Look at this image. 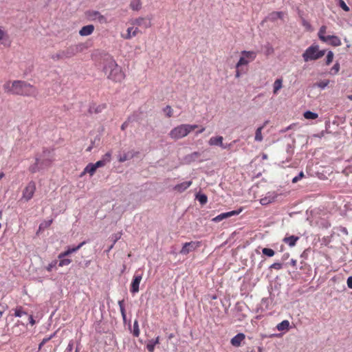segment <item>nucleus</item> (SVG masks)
I'll use <instances>...</instances> for the list:
<instances>
[{
	"label": "nucleus",
	"mask_w": 352,
	"mask_h": 352,
	"mask_svg": "<svg viewBox=\"0 0 352 352\" xmlns=\"http://www.w3.org/2000/svg\"><path fill=\"white\" fill-rule=\"evenodd\" d=\"M102 64L103 72L109 79L115 82H120L124 79V74L113 56L105 54L102 58Z\"/></svg>",
	"instance_id": "1"
},
{
	"label": "nucleus",
	"mask_w": 352,
	"mask_h": 352,
	"mask_svg": "<svg viewBox=\"0 0 352 352\" xmlns=\"http://www.w3.org/2000/svg\"><path fill=\"white\" fill-rule=\"evenodd\" d=\"M54 160V154L53 150L45 148L43 153L39 157L36 158L34 164L30 167V170L32 173H35L41 169L49 167Z\"/></svg>",
	"instance_id": "2"
},
{
	"label": "nucleus",
	"mask_w": 352,
	"mask_h": 352,
	"mask_svg": "<svg viewBox=\"0 0 352 352\" xmlns=\"http://www.w3.org/2000/svg\"><path fill=\"white\" fill-rule=\"evenodd\" d=\"M197 124H183L173 128L169 133V136L173 140H179L188 135L192 130L197 129Z\"/></svg>",
	"instance_id": "3"
},
{
	"label": "nucleus",
	"mask_w": 352,
	"mask_h": 352,
	"mask_svg": "<svg viewBox=\"0 0 352 352\" xmlns=\"http://www.w3.org/2000/svg\"><path fill=\"white\" fill-rule=\"evenodd\" d=\"M325 54V50H320L317 45H311L302 54V56L305 62L316 60Z\"/></svg>",
	"instance_id": "4"
},
{
	"label": "nucleus",
	"mask_w": 352,
	"mask_h": 352,
	"mask_svg": "<svg viewBox=\"0 0 352 352\" xmlns=\"http://www.w3.org/2000/svg\"><path fill=\"white\" fill-rule=\"evenodd\" d=\"M85 244V241H82L77 246L73 248H68L67 250L59 254L58 258H60L58 265L60 267L68 265L71 263L72 260L69 258H65V256H69L72 253L77 252L83 245Z\"/></svg>",
	"instance_id": "5"
},
{
	"label": "nucleus",
	"mask_w": 352,
	"mask_h": 352,
	"mask_svg": "<svg viewBox=\"0 0 352 352\" xmlns=\"http://www.w3.org/2000/svg\"><path fill=\"white\" fill-rule=\"evenodd\" d=\"M243 56H241L236 65V69L239 68L242 65H248L250 61L255 59L256 56V52L253 51H243Z\"/></svg>",
	"instance_id": "6"
},
{
	"label": "nucleus",
	"mask_w": 352,
	"mask_h": 352,
	"mask_svg": "<svg viewBox=\"0 0 352 352\" xmlns=\"http://www.w3.org/2000/svg\"><path fill=\"white\" fill-rule=\"evenodd\" d=\"M5 90L12 94L21 95L22 93V82L21 80H15L12 85L7 82L4 85Z\"/></svg>",
	"instance_id": "7"
},
{
	"label": "nucleus",
	"mask_w": 352,
	"mask_h": 352,
	"mask_svg": "<svg viewBox=\"0 0 352 352\" xmlns=\"http://www.w3.org/2000/svg\"><path fill=\"white\" fill-rule=\"evenodd\" d=\"M85 46L82 43H79L74 45H71L68 47L67 49L63 50V54L65 55V58H71L78 53L82 52Z\"/></svg>",
	"instance_id": "8"
},
{
	"label": "nucleus",
	"mask_w": 352,
	"mask_h": 352,
	"mask_svg": "<svg viewBox=\"0 0 352 352\" xmlns=\"http://www.w3.org/2000/svg\"><path fill=\"white\" fill-rule=\"evenodd\" d=\"M199 246V242L196 241H190L188 243H185L183 245L182 250H180V254L183 255H186L190 252L195 250Z\"/></svg>",
	"instance_id": "9"
},
{
	"label": "nucleus",
	"mask_w": 352,
	"mask_h": 352,
	"mask_svg": "<svg viewBox=\"0 0 352 352\" xmlns=\"http://www.w3.org/2000/svg\"><path fill=\"white\" fill-rule=\"evenodd\" d=\"M142 279V274H135L133 276V280L131 284L130 291L133 294L138 293L139 292V286L140 283Z\"/></svg>",
	"instance_id": "10"
},
{
	"label": "nucleus",
	"mask_w": 352,
	"mask_h": 352,
	"mask_svg": "<svg viewBox=\"0 0 352 352\" xmlns=\"http://www.w3.org/2000/svg\"><path fill=\"white\" fill-rule=\"evenodd\" d=\"M242 211V209H239L238 210H232L227 212L221 213L214 218L212 219V221L214 222H219L225 219L229 218L230 217L237 215Z\"/></svg>",
	"instance_id": "11"
},
{
	"label": "nucleus",
	"mask_w": 352,
	"mask_h": 352,
	"mask_svg": "<svg viewBox=\"0 0 352 352\" xmlns=\"http://www.w3.org/2000/svg\"><path fill=\"white\" fill-rule=\"evenodd\" d=\"M87 16L89 20L98 21L100 23L105 21V18L99 12L91 10L86 12Z\"/></svg>",
	"instance_id": "12"
},
{
	"label": "nucleus",
	"mask_w": 352,
	"mask_h": 352,
	"mask_svg": "<svg viewBox=\"0 0 352 352\" xmlns=\"http://www.w3.org/2000/svg\"><path fill=\"white\" fill-rule=\"evenodd\" d=\"M132 24L144 28H148L151 26V19L144 17H139L133 20Z\"/></svg>",
	"instance_id": "13"
},
{
	"label": "nucleus",
	"mask_w": 352,
	"mask_h": 352,
	"mask_svg": "<svg viewBox=\"0 0 352 352\" xmlns=\"http://www.w3.org/2000/svg\"><path fill=\"white\" fill-rule=\"evenodd\" d=\"M35 189L36 186L34 182H30L25 187V192H23V199L26 200L30 199L34 193Z\"/></svg>",
	"instance_id": "14"
},
{
	"label": "nucleus",
	"mask_w": 352,
	"mask_h": 352,
	"mask_svg": "<svg viewBox=\"0 0 352 352\" xmlns=\"http://www.w3.org/2000/svg\"><path fill=\"white\" fill-rule=\"evenodd\" d=\"M201 155V153L197 151L193 152L190 154L186 155L184 157V162L185 164H191L193 162L197 160Z\"/></svg>",
	"instance_id": "15"
},
{
	"label": "nucleus",
	"mask_w": 352,
	"mask_h": 352,
	"mask_svg": "<svg viewBox=\"0 0 352 352\" xmlns=\"http://www.w3.org/2000/svg\"><path fill=\"white\" fill-rule=\"evenodd\" d=\"M245 339V335L239 333L231 339V344L232 346L239 347L241 346V342Z\"/></svg>",
	"instance_id": "16"
},
{
	"label": "nucleus",
	"mask_w": 352,
	"mask_h": 352,
	"mask_svg": "<svg viewBox=\"0 0 352 352\" xmlns=\"http://www.w3.org/2000/svg\"><path fill=\"white\" fill-rule=\"evenodd\" d=\"M94 26L93 25H87L83 26L79 31V34L82 36H87L93 33Z\"/></svg>",
	"instance_id": "17"
},
{
	"label": "nucleus",
	"mask_w": 352,
	"mask_h": 352,
	"mask_svg": "<svg viewBox=\"0 0 352 352\" xmlns=\"http://www.w3.org/2000/svg\"><path fill=\"white\" fill-rule=\"evenodd\" d=\"M191 184H192L191 181L184 182L181 184H177L176 186H175L173 189L177 192H182L185 190H186L188 188H189L191 186Z\"/></svg>",
	"instance_id": "18"
},
{
	"label": "nucleus",
	"mask_w": 352,
	"mask_h": 352,
	"mask_svg": "<svg viewBox=\"0 0 352 352\" xmlns=\"http://www.w3.org/2000/svg\"><path fill=\"white\" fill-rule=\"evenodd\" d=\"M126 32V34L125 35H122V37L125 39H131L132 37H134L138 34L139 30L138 28L130 27L128 28Z\"/></svg>",
	"instance_id": "19"
},
{
	"label": "nucleus",
	"mask_w": 352,
	"mask_h": 352,
	"mask_svg": "<svg viewBox=\"0 0 352 352\" xmlns=\"http://www.w3.org/2000/svg\"><path fill=\"white\" fill-rule=\"evenodd\" d=\"M223 138L222 136L212 137L208 141V144L210 146H223Z\"/></svg>",
	"instance_id": "20"
},
{
	"label": "nucleus",
	"mask_w": 352,
	"mask_h": 352,
	"mask_svg": "<svg viewBox=\"0 0 352 352\" xmlns=\"http://www.w3.org/2000/svg\"><path fill=\"white\" fill-rule=\"evenodd\" d=\"M324 42H329L331 45L335 47L340 46L341 45L340 39L336 36L328 35Z\"/></svg>",
	"instance_id": "21"
},
{
	"label": "nucleus",
	"mask_w": 352,
	"mask_h": 352,
	"mask_svg": "<svg viewBox=\"0 0 352 352\" xmlns=\"http://www.w3.org/2000/svg\"><path fill=\"white\" fill-rule=\"evenodd\" d=\"M36 94V89L34 87L23 82V96H34Z\"/></svg>",
	"instance_id": "22"
},
{
	"label": "nucleus",
	"mask_w": 352,
	"mask_h": 352,
	"mask_svg": "<svg viewBox=\"0 0 352 352\" xmlns=\"http://www.w3.org/2000/svg\"><path fill=\"white\" fill-rule=\"evenodd\" d=\"M299 239L298 236L292 235L289 236H286L283 239V241L288 244L290 247H293L296 245V243Z\"/></svg>",
	"instance_id": "23"
},
{
	"label": "nucleus",
	"mask_w": 352,
	"mask_h": 352,
	"mask_svg": "<svg viewBox=\"0 0 352 352\" xmlns=\"http://www.w3.org/2000/svg\"><path fill=\"white\" fill-rule=\"evenodd\" d=\"M134 156V154L132 151H129L127 153H124L123 154H120L118 156V161L120 162H124L127 160L132 159Z\"/></svg>",
	"instance_id": "24"
},
{
	"label": "nucleus",
	"mask_w": 352,
	"mask_h": 352,
	"mask_svg": "<svg viewBox=\"0 0 352 352\" xmlns=\"http://www.w3.org/2000/svg\"><path fill=\"white\" fill-rule=\"evenodd\" d=\"M289 322L287 320H285L277 324L276 329L278 331H285V330H287L289 329Z\"/></svg>",
	"instance_id": "25"
},
{
	"label": "nucleus",
	"mask_w": 352,
	"mask_h": 352,
	"mask_svg": "<svg viewBox=\"0 0 352 352\" xmlns=\"http://www.w3.org/2000/svg\"><path fill=\"white\" fill-rule=\"evenodd\" d=\"M96 170V168L94 166V164L92 163H89L85 168L83 174L85 173H88L90 174V175H93L95 173Z\"/></svg>",
	"instance_id": "26"
},
{
	"label": "nucleus",
	"mask_w": 352,
	"mask_h": 352,
	"mask_svg": "<svg viewBox=\"0 0 352 352\" xmlns=\"http://www.w3.org/2000/svg\"><path fill=\"white\" fill-rule=\"evenodd\" d=\"M264 129V126H261L257 128L255 133L254 140L256 142H261L263 140L262 135V130Z\"/></svg>",
	"instance_id": "27"
},
{
	"label": "nucleus",
	"mask_w": 352,
	"mask_h": 352,
	"mask_svg": "<svg viewBox=\"0 0 352 352\" xmlns=\"http://www.w3.org/2000/svg\"><path fill=\"white\" fill-rule=\"evenodd\" d=\"M282 80L280 78L276 79L273 85V93L276 94L278 91L282 88Z\"/></svg>",
	"instance_id": "28"
},
{
	"label": "nucleus",
	"mask_w": 352,
	"mask_h": 352,
	"mask_svg": "<svg viewBox=\"0 0 352 352\" xmlns=\"http://www.w3.org/2000/svg\"><path fill=\"white\" fill-rule=\"evenodd\" d=\"M196 199L201 204L204 205L208 201V197L205 194L198 193L196 195Z\"/></svg>",
	"instance_id": "29"
},
{
	"label": "nucleus",
	"mask_w": 352,
	"mask_h": 352,
	"mask_svg": "<svg viewBox=\"0 0 352 352\" xmlns=\"http://www.w3.org/2000/svg\"><path fill=\"white\" fill-rule=\"evenodd\" d=\"M142 7L140 0H133L130 3V8L133 10H139Z\"/></svg>",
	"instance_id": "30"
},
{
	"label": "nucleus",
	"mask_w": 352,
	"mask_h": 352,
	"mask_svg": "<svg viewBox=\"0 0 352 352\" xmlns=\"http://www.w3.org/2000/svg\"><path fill=\"white\" fill-rule=\"evenodd\" d=\"M140 197V192L132 193L129 195V199L135 201V203L133 204V207H135L139 204Z\"/></svg>",
	"instance_id": "31"
},
{
	"label": "nucleus",
	"mask_w": 352,
	"mask_h": 352,
	"mask_svg": "<svg viewBox=\"0 0 352 352\" xmlns=\"http://www.w3.org/2000/svg\"><path fill=\"white\" fill-rule=\"evenodd\" d=\"M284 13L283 12H274L270 14L269 18L270 19L274 21L277 19H282Z\"/></svg>",
	"instance_id": "32"
},
{
	"label": "nucleus",
	"mask_w": 352,
	"mask_h": 352,
	"mask_svg": "<svg viewBox=\"0 0 352 352\" xmlns=\"http://www.w3.org/2000/svg\"><path fill=\"white\" fill-rule=\"evenodd\" d=\"M304 117L307 120H314L318 117V115L311 111H307L304 113Z\"/></svg>",
	"instance_id": "33"
},
{
	"label": "nucleus",
	"mask_w": 352,
	"mask_h": 352,
	"mask_svg": "<svg viewBox=\"0 0 352 352\" xmlns=\"http://www.w3.org/2000/svg\"><path fill=\"white\" fill-rule=\"evenodd\" d=\"M52 223V220H46L42 222L38 228V232L44 230L45 228H48Z\"/></svg>",
	"instance_id": "34"
},
{
	"label": "nucleus",
	"mask_w": 352,
	"mask_h": 352,
	"mask_svg": "<svg viewBox=\"0 0 352 352\" xmlns=\"http://www.w3.org/2000/svg\"><path fill=\"white\" fill-rule=\"evenodd\" d=\"M325 32L326 27L322 26L318 32V37L322 41H325V39L327 38V36L324 35Z\"/></svg>",
	"instance_id": "35"
},
{
	"label": "nucleus",
	"mask_w": 352,
	"mask_h": 352,
	"mask_svg": "<svg viewBox=\"0 0 352 352\" xmlns=\"http://www.w3.org/2000/svg\"><path fill=\"white\" fill-rule=\"evenodd\" d=\"M52 58L54 60H58L60 59H65V57L63 50H60L58 52H57L56 54H53L52 56Z\"/></svg>",
	"instance_id": "36"
},
{
	"label": "nucleus",
	"mask_w": 352,
	"mask_h": 352,
	"mask_svg": "<svg viewBox=\"0 0 352 352\" xmlns=\"http://www.w3.org/2000/svg\"><path fill=\"white\" fill-rule=\"evenodd\" d=\"M262 253L268 257H272L275 254V252L272 249L267 248H265L262 250Z\"/></svg>",
	"instance_id": "37"
},
{
	"label": "nucleus",
	"mask_w": 352,
	"mask_h": 352,
	"mask_svg": "<svg viewBox=\"0 0 352 352\" xmlns=\"http://www.w3.org/2000/svg\"><path fill=\"white\" fill-rule=\"evenodd\" d=\"M133 335L135 337H138L140 336V329L138 325V320H135L133 323Z\"/></svg>",
	"instance_id": "38"
},
{
	"label": "nucleus",
	"mask_w": 352,
	"mask_h": 352,
	"mask_svg": "<svg viewBox=\"0 0 352 352\" xmlns=\"http://www.w3.org/2000/svg\"><path fill=\"white\" fill-rule=\"evenodd\" d=\"M340 70V64L338 63H336L332 67L330 71V74L331 75H336Z\"/></svg>",
	"instance_id": "39"
},
{
	"label": "nucleus",
	"mask_w": 352,
	"mask_h": 352,
	"mask_svg": "<svg viewBox=\"0 0 352 352\" xmlns=\"http://www.w3.org/2000/svg\"><path fill=\"white\" fill-rule=\"evenodd\" d=\"M25 314L28 316V321H29V323H30L32 326H33L34 324H36V322L37 321H38V320H36V318H37V317L34 318L32 315H28V314H27L25 312H24V311H23V315H25Z\"/></svg>",
	"instance_id": "40"
},
{
	"label": "nucleus",
	"mask_w": 352,
	"mask_h": 352,
	"mask_svg": "<svg viewBox=\"0 0 352 352\" xmlns=\"http://www.w3.org/2000/svg\"><path fill=\"white\" fill-rule=\"evenodd\" d=\"M122 236V232H118L116 234H113L111 236V240L113 244H115L120 238Z\"/></svg>",
	"instance_id": "41"
},
{
	"label": "nucleus",
	"mask_w": 352,
	"mask_h": 352,
	"mask_svg": "<svg viewBox=\"0 0 352 352\" xmlns=\"http://www.w3.org/2000/svg\"><path fill=\"white\" fill-rule=\"evenodd\" d=\"M333 58V53L331 51H329L326 58V65H329Z\"/></svg>",
	"instance_id": "42"
},
{
	"label": "nucleus",
	"mask_w": 352,
	"mask_h": 352,
	"mask_svg": "<svg viewBox=\"0 0 352 352\" xmlns=\"http://www.w3.org/2000/svg\"><path fill=\"white\" fill-rule=\"evenodd\" d=\"M111 153L110 152H107L102 156L101 160H102L103 162H104L107 164L108 162L111 161Z\"/></svg>",
	"instance_id": "43"
},
{
	"label": "nucleus",
	"mask_w": 352,
	"mask_h": 352,
	"mask_svg": "<svg viewBox=\"0 0 352 352\" xmlns=\"http://www.w3.org/2000/svg\"><path fill=\"white\" fill-rule=\"evenodd\" d=\"M55 333L51 335L50 337L48 338H45L43 339L42 342L39 344L38 345V349H41V347L45 344L47 343L48 341H50L54 336Z\"/></svg>",
	"instance_id": "44"
},
{
	"label": "nucleus",
	"mask_w": 352,
	"mask_h": 352,
	"mask_svg": "<svg viewBox=\"0 0 352 352\" xmlns=\"http://www.w3.org/2000/svg\"><path fill=\"white\" fill-rule=\"evenodd\" d=\"M329 80H322V81H320L319 82H318L316 84V86L321 88V89H324L326 87H327V85H329Z\"/></svg>",
	"instance_id": "45"
},
{
	"label": "nucleus",
	"mask_w": 352,
	"mask_h": 352,
	"mask_svg": "<svg viewBox=\"0 0 352 352\" xmlns=\"http://www.w3.org/2000/svg\"><path fill=\"white\" fill-rule=\"evenodd\" d=\"M164 111L166 113V116L168 118L171 117L173 115V109L170 106H166L164 109Z\"/></svg>",
	"instance_id": "46"
},
{
	"label": "nucleus",
	"mask_w": 352,
	"mask_h": 352,
	"mask_svg": "<svg viewBox=\"0 0 352 352\" xmlns=\"http://www.w3.org/2000/svg\"><path fill=\"white\" fill-rule=\"evenodd\" d=\"M305 175H304V173L302 171L298 173V175L296 177H294L293 179H292V183H296L298 182V181H300L302 177H304Z\"/></svg>",
	"instance_id": "47"
},
{
	"label": "nucleus",
	"mask_w": 352,
	"mask_h": 352,
	"mask_svg": "<svg viewBox=\"0 0 352 352\" xmlns=\"http://www.w3.org/2000/svg\"><path fill=\"white\" fill-rule=\"evenodd\" d=\"M339 6L344 11H346V12L349 11V7L345 3V2L343 0H340L339 1Z\"/></svg>",
	"instance_id": "48"
},
{
	"label": "nucleus",
	"mask_w": 352,
	"mask_h": 352,
	"mask_svg": "<svg viewBox=\"0 0 352 352\" xmlns=\"http://www.w3.org/2000/svg\"><path fill=\"white\" fill-rule=\"evenodd\" d=\"M155 344L153 343V342L151 340H149L148 342L146 344V349L150 351V352H153L154 351V349H155Z\"/></svg>",
	"instance_id": "49"
},
{
	"label": "nucleus",
	"mask_w": 352,
	"mask_h": 352,
	"mask_svg": "<svg viewBox=\"0 0 352 352\" xmlns=\"http://www.w3.org/2000/svg\"><path fill=\"white\" fill-rule=\"evenodd\" d=\"M283 267V265L282 263H273L270 267V268L271 269H275V270H280L281 268Z\"/></svg>",
	"instance_id": "50"
},
{
	"label": "nucleus",
	"mask_w": 352,
	"mask_h": 352,
	"mask_svg": "<svg viewBox=\"0 0 352 352\" xmlns=\"http://www.w3.org/2000/svg\"><path fill=\"white\" fill-rule=\"evenodd\" d=\"M260 203L261 205L263 206H265V205H267L269 204L270 203H271V199H269L268 198H267V197L265 196V197L263 198H261L260 199Z\"/></svg>",
	"instance_id": "51"
},
{
	"label": "nucleus",
	"mask_w": 352,
	"mask_h": 352,
	"mask_svg": "<svg viewBox=\"0 0 352 352\" xmlns=\"http://www.w3.org/2000/svg\"><path fill=\"white\" fill-rule=\"evenodd\" d=\"M14 315L16 317H21L22 316V307H19L16 309Z\"/></svg>",
	"instance_id": "52"
},
{
	"label": "nucleus",
	"mask_w": 352,
	"mask_h": 352,
	"mask_svg": "<svg viewBox=\"0 0 352 352\" xmlns=\"http://www.w3.org/2000/svg\"><path fill=\"white\" fill-rule=\"evenodd\" d=\"M94 164V166H96V169H97L98 168L102 167V166H105V165H106V164H105L104 162H103L102 160H100L98 161L97 162H96V163H95V164Z\"/></svg>",
	"instance_id": "53"
},
{
	"label": "nucleus",
	"mask_w": 352,
	"mask_h": 352,
	"mask_svg": "<svg viewBox=\"0 0 352 352\" xmlns=\"http://www.w3.org/2000/svg\"><path fill=\"white\" fill-rule=\"evenodd\" d=\"M130 121H131V118H129L127 119V120H126V121H125V122L122 124V126H121V129H122V130H123V131H124V130H125V129L127 128V126H128L129 123V122H130Z\"/></svg>",
	"instance_id": "54"
},
{
	"label": "nucleus",
	"mask_w": 352,
	"mask_h": 352,
	"mask_svg": "<svg viewBox=\"0 0 352 352\" xmlns=\"http://www.w3.org/2000/svg\"><path fill=\"white\" fill-rule=\"evenodd\" d=\"M73 346H74V342H73V340H70L67 345L66 351L68 352H71L73 349Z\"/></svg>",
	"instance_id": "55"
},
{
	"label": "nucleus",
	"mask_w": 352,
	"mask_h": 352,
	"mask_svg": "<svg viewBox=\"0 0 352 352\" xmlns=\"http://www.w3.org/2000/svg\"><path fill=\"white\" fill-rule=\"evenodd\" d=\"M347 286L350 289H352V276H349L348 278H347Z\"/></svg>",
	"instance_id": "56"
},
{
	"label": "nucleus",
	"mask_w": 352,
	"mask_h": 352,
	"mask_svg": "<svg viewBox=\"0 0 352 352\" xmlns=\"http://www.w3.org/2000/svg\"><path fill=\"white\" fill-rule=\"evenodd\" d=\"M266 197L269 199H271V203L273 202L275 200V198H276L275 195H273L272 194L271 195L270 193H269V195L267 196H266Z\"/></svg>",
	"instance_id": "57"
},
{
	"label": "nucleus",
	"mask_w": 352,
	"mask_h": 352,
	"mask_svg": "<svg viewBox=\"0 0 352 352\" xmlns=\"http://www.w3.org/2000/svg\"><path fill=\"white\" fill-rule=\"evenodd\" d=\"M96 140H95L94 142H91V146H89L87 148V150H86L87 151H89H89H91V149H92V148H93V146H94V144L96 143Z\"/></svg>",
	"instance_id": "58"
},
{
	"label": "nucleus",
	"mask_w": 352,
	"mask_h": 352,
	"mask_svg": "<svg viewBox=\"0 0 352 352\" xmlns=\"http://www.w3.org/2000/svg\"><path fill=\"white\" fill-rule=\"evenodd\" d=\"M118 305H119L120 309L124 308V300H119Z\"/></svg>",
	"instance_id": "59"
},
{
	"label": "nucleus",
	"mask_w": 352,
	"mask_h": 352,
	"mask_svg": "<svg viewBox=\"0 0 352 352\" xmlns=\"http://www.w3.org/2000/svg\"><path fill=\"white\" fill-rule=\"evenodd\" d=\"M122 317H124L126 315L125 307L120 309Z\"/></svg>",
	"instance_id": "60"
},
{
	"label": "nucleus",
	"mask_w": 352,
	"mask_h": 352,
	"mask_svg": "<svg viewBox=\"0 0 352 352\" xmlns=\"http://www.w3.org/2000/svg\"><path fill=\"white\" fill-rule=\"evenodd\" d=\"M151 340L153 342V343L155 345H156L157 344H158V343H159L160 338H159V337H157L155 340H153H153Z\"/></svg>",
	"instance_id": "61"
},
{
	"label": "nucleus",
	"mask_w": 352,
	"mask_h": 352,
	"mask_svg": "<svg viewBox=\"0 0 352 352\" xmlns=\"http://www.w3.org/2000/svg\"><path fill=\"white\" fill-rule=\"evenodd\" d=\"M230 146H231V144H224L223 143V146H221V148H223V149H226V148H230Z\"/></svg>",
	"instance_id": "62"
},
{
	"label": "nucleus",
	"mask_w": 352,
	"mask_h": 352,
	"mask_svg": "<svg viewBox=\"0 0 352 352\" xmlns=\"http://www.w3.org/2000/svg\"><path fill=\"white\" fill-rule=\"evenodd\" d=\"M296 263H297L296 260L293 259V258H292V259H291V261H290V264H291L292 266H294H294H296Z\"/></svg>",
	"instance_id": "63"
},
{
	"label": "nucleus",
	"mask_w": 352,
	"mask_h": 352,
	"mask_svg": "<svg viewBox=\"0 0 352 352\" xmlns=\"http://www.w3.org/2000/svg\"><path fill=\"white\" fill-rule=\"evenodd\" d=\"M302 24H303L304 26H305L307 28H309L310 27V25L309 24V23L307 21H306L305 20L302 21Z\"/></svg>",
	"instance_id": "64"
}]
</instances>
